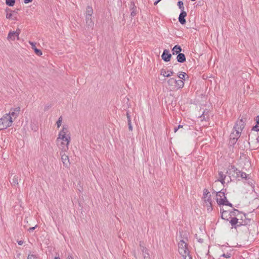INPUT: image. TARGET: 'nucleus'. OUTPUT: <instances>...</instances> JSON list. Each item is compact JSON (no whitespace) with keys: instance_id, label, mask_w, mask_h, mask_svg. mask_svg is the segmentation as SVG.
<instances>
[{"instance_id":"9","label":"nucleus","mask_w":259,"mask_h":259,"mask_svg":"<svg viewBox=\"0 0 259 259\" xmlns=\"http://www.w3.org/2000/svg\"><path fill=\"white\" fill-rule=\"evenodd\" d=\"M230 223L232 226V228H234L235 229H237L238 227L243 225L242 223L238 222V219L235 217L231 218V220L230 221Z\"/></svg>"},{"instance_id":"39","label":"nucleus","mask_w":259,"mask_h":259,"mask_svg":"<svg viewBox=\"0 0 259 259\" xmlns=\"http://www.w3.org/2000/svg\"><path fill=\"white\" fill-rule=\"evenodd\" d=\"M227 213V211L226 210H223L222 212V218L223 219H226V218L227 217L226 214Z\"/></svg>"},{"instance_id":"49","label":"nucleus","mask_w":259,"mask_h":259,"mask_svg":"<svg viewBox=\"0 0 259 259\" xmlns=\"http://www.w3.org/2000/svg\"><path fill=\"white\" fill-rule=\"evenodd\" d=\"M17 242L19 245H22L24 243L22 240L18 241Z\"/></svg>"},{"instance_id":"57","label":"nucleus","mask_w":259,"mask_h":259,"mask_svg":"<svg viewBox=\"0 0 259 259\" xmlns=\"http://www.w3.org/2000/svg\"><path fill=\"white\" fill-rule=\"evenodd\" d=\"M247 222H244V224H247Z\"/></svg>"},{"instance_id":"5","label":"nucleus","mask_w":259,"mask_h":259,"mask_svg":"<svg viewBox=\"0 0 259 259\" xmlns=\"http://www.w3.org/2000/svg\"><path fill=\"white\" fill-rule=\"evenodd\" d=\"M246 121V119L243 117L241 118H239L236 122L234 126L233 130H237V131H239V132H241L244 127Z\"/></svg>"},{"instance_id":"13","label":"nucleus","mask_w":259,"mask_h":259,"mask_svg":"<svg viewBox=\"0 0 259 259\" xmlns=\"http://www.w3.org/2000/svg\"><path fill=\"white\" fill-rule=\"evenodd\" d=\"M186 16L187 13L185 11H181L179 17V21L181 24L184 25L186 24V21L185 18Z\"/></svg>"},{"instance_id":"50","label":"nucleus","mask_w":259,"mask_h":259,"mask_svg":"<svg viewBox=\"0 0 259 259\" xmlns=\"http://www.w3.org/2000/svg\"><path fill=\"white\" fill-rule=\"evenodd\" d=\"M32 1V0H24V2L25 4L29 3L31 2Z\"/></svg>"},{"instance_id":"18","label":"nucleus","mask_w":259,"mask_h":259,"mask_svg":"<svg viewBox=\"0 0 259 259\" xmlns=\"http://www.w3.org/2000/svg\"><path fill=\"white\" fill-rule=\"evenodd\" d=\"M177 61L180 63H183L186 61V57L184 54L179 53L177 57Z\"/></svg>"},{"instance_id":"34","label":"nucleus","mask_w":259,"mask_h":259,"mask_svg":"<svg viewBox=\"0 0 259 259\" xmlns=\"http://www.w3.org/2000/svg\"><path fill=\"white\" fill-rule=\"evenodd\" d=\"M186 75V74L185 72H181L179 74L178 77L179 78H180L181 79H185L184 78H185Z\"/></svg>"},{"instance_id":"35","label":"nucleus","mask_w":259,"mask_h":259,"mask_svg":"<svg viewBox=\"0 0 259 259\" xmlns=\"http://www.w3.org/2000/svg\"><path fill=\"white\" fill-rule=\"evenodd\" d=\"M237 140L238 139H233V138H230L229 144L233 145L236 143Z\"/></svg>"},{"instance_id":"48","label":"nucleus","mask_w":259,"mask_h":259,"mask_svg":"<svg viewBox=\"0 0 259 259\" xmlns=\"http://www.w3.org/2000/svg\"><path fill=\"white\" fill-rule=\"evenodd\" d=\"M37 227V225H36L35 227H30L28 229V231H29L30 232H32L35 229V228Z\"/></svg>"},{"instance_id":"56","label":"nucleus","mask_w":259,"mask_h":259,"mask_svg":"<svg viewBox=\"0 0 259 259\" xmlns=\"http://www.w3.org/2000/svg\"><path fill=\"white\" fill-rule=\"evenodd\" d=\"M54 259H60L59 256H55Z\"/></svg>"},{"instance_id":"41","label":"nucleus","mask_w":259,"mask_h":259,"mask_svg":"<svg viewBox=\"0 0 259 259\" xmlns=\"http://www.w3.org/2000/svg\"><path fill=\"white\" fill-rule=\"evenodd\" d=\"M205 205L207 206V209L208 211H211L212 210V204H206Z\"/></svg>"},{"instance_id":"1","label":"nucleus","mask_w":259,"mask_h":259,"mask_svg":"<svg viewBox=\"0 0 259 259\" xmlns=\"http://www.w3.org/2000/svg\"><path fill=\"white\" fill-rule=\"evenodd\" d=\"M13 121L10 113L5 114L3 117L0 118V131L11 126Z\"/></svg>"},{"instance_id":"36","label":"nucleus","mask_w":259,"mask_h":259,"mask_svg":"<svg viewBox=\"0 0 259 259\" xmlns=\"http://www.w3.org/2000/svg\"><path fill=\"white\" fill-rule=\"evenodd\" d=\"M130 10L131 11V12L133 11V10H136V7L135 5V3L134 2H131V5H130Z\"/></svg>"},{"instance_id":"29","label":"nucleus","mask_w":259,"mask_h":259,"mask_svg":"<svg viewBox=\"0 0 259 259\" xmlns=\"http://www.w3.org/2000/svg\"><path fill=\"white\" fill-rule=\"evenodd\" d=\"M178 6H179V9H181V11H184V3L182 1H179L178 2Z\"/></svg>"},{"instance_id":"33","label":"nucleus","mask_w":259,"mask_h":259,"mask_svg":"<svg viewBox=\"0 0 259 259\" xmlns=\"http://www.w3.org/2000/svg\"><path fill=\"white\" fill-rule=\"evenodd\" d=\"M62 121V116H60L56 122L58 128L60 127V126H61Z\"/></svg>"},{"instance_id":"53","label":"nucleus","mask_w":259,"mask_h":259,"mask_svg":"<svg viewBox=\"0 0 259 259\" xmlns=\"http://www.w3.org/2000/svg\"><path fill=\"white\" fill-rule=\"evenodd\" d=\"M183 125H179V126H178V128H183Z\"/></svg>"},{"instance_id":"37","label":"nucleus","mask_w":259,"mask_h":259,"mask_svg":"<svg viewBox=\"0 0 259 259\" xmlns=\"http://www.w3.org/2000/svg\"><path fill=\"white\" fill-rule=\"evenodd\" d=\"M184 259H192V256L190 254V252L188 253L185 254V255H182Z\"/></svg>"},{"instance_id":"42","label":"nucleus","mask_w":259,"mask_h":259,"mask_svg":"<svg viewBox=\"0 0 259 259\" xmlns=\"http://www.w3.org/2000/svg\"><path fill=\"white\" fill-rule=\"evenodd\" d=\"M12 16H13V15H12V13H10V14L7 13V15H6V18H7V19H11V18H12L13 19L16 20V18H12Z\"/></svg>"},{"instance_id":"54","label":"nucleus","mask_w":259,"mask_h":259,"mask_svg":"<svg viewBox=\"0 0 259 259\" xmlns=\"http://www.w3.org/2000/svg\"><path fill=\"white\" fill-rule=\"evenodd\" d=\"M66 259H73L72 256L69 255Z\"/></svg>"},{"instance_id":"8","label":"nucleus","mask_w":259,"mask_h":259,"mask_svg":"<svg viewBox=\"0 0 259 259\" xmlns=\"http://www.w3.org/2000/svg\"><path fill=\"white\" fill-rule=\"evenodd\" d=\"M224 198H219V197H217V202L218 203V204L220 205H228L229 206H230V207H232L233 206V205L232 203H230L226 197L224 196L223 197Z\"/></svg>"},{"instance_id":"17","label":"nucleus","mask_w":259,"mask_h":259,"mask_svg":"<svg viewBox=\"0 0 259 259\" xmlns=\"http://www.w3.org/2000/svg\"><path fill=\"white\" fill-rule=\"evenodd\" d=\"M240 134L241 132H239L237 130H234V131L230 134V138L238 139L240 137Z\"/></svg>"},{"instance_id":"44","label":"nucleus","mask_w":259,"mask_h":259,"mask_svg":"<svg viewBox=\"0 0 259 259\" xmlns=\"http://www.w3.org/2000/svg\"><path fill=\"white\" fill-rule=\"evenodd\" d=\"M222 256L225 258H230L231 257V254L229 253H227L226 254L224 253Z\"/></svg>"},{"instance_id":"55","label":"nucleus","mask_w":259,"mask_h":259,"mask_svg":"<svg viewBox=\"0 0 259 259\" xmlns=\"http://www.w3.org/2000/svg\"><path fill=\"white\" fill-rule=\"evenodd\" d=\"M178 129H179V128H178V127H175V128H174V132H175V133H176V132L178 131Z\"/></svg>"},{"instance_id":"11","label":"nucleus","mask_w":259,"mask_h":259,"mask_svg":"<svg viewBox=\"0 0 259 259\" xmlns=\"http://www.w3.org/2000/svg\"><path fill=\"white\" fill-rule=\"evenodd\" d=\"M171 55L169 53V50L165 49L161 55V58L164 61L167 62L170 61Z\"/></svg>"},{"instance_id":"31","label":"nucleus","mask_w":259,"mask_h":259,"mask_svg":"<svg viewBox=\"0 0 259 259\" xmlns=\"http://www.w3.org/2000/svg\"><path fill=\"white\" fill-rule=\"evenodd\" d=\"M239 211L237 209L234 208L232 211H231V216H236L237 215V213H238Z\"/></svg>"},{"instance_id":"20","label":"nucleus","mask_w":259,"mask_h":259,"mask_svg":"<svg viewBox=\"0 0 259 259\" xmlns=\"http://www.w3.org/2000/svg\"><path fill=\"white\" fill-rule=\"evenodd\" d=\"M182 51V48L180 46L176 45L172 49V54H179L181 53Z\"/></svg>"},{"instance_id":"45","label":"nucleus","mask_w":259,"mask_h":259,"mask_svg":"<svg viewBox=\"0 0 259 259\" xmlns=\"http://www.w3.org/2000/svg\"><path fill=\"white\" fill-rule=\"evenodd\" d=\"M205 114H204V112H203V114L201 115L200 117L203 118V120H206L207 118H208V116H206L205 117Z\"/></svg>"},{"instance_id":"10","label":"nucleus","mask_w":259,"mask_h":259,"mask_svg":"<svg viewBox=\"0 0 259 259\" xmlns=\"http://www.w3.org/2000/svg\"><path fill=\"white\" fill-rule=\"evenodd\" d=\"M86 25L89 28L93 29L94 26V22L92 19V16L85 15Z\"/></svg>"},{"instance_id":"4","label":"nucleus","mask_w":259,"mask_h":259,"mask_svg":"<svg viewBox=\"0 0 259 259\" xmlns=\"http://www.w3.org/2000/svg\"><path fill=\"white\" fill-rule=\"evenodd\" d=\"M179 252L182 255H185V254L189 253L188 248V244L184 240H181L178 244Z\"/></svg>"},{"instance_id":"40","label":"nucleus","mask_w":259,"mask_h":259,"mask_svg":"<svg viewBox=\"0 0 259 259\" xmlns=\"http://www.w3.org/2000/svg\"><path fill=\"white\" fill-rule=\"evenodd\" d=\"M127 123H128V126L129 130L130 131H133V126L132 125L131 120L127 121Z\"/></svg>"},{"instance_id":"51","label":"nucleus","mask_w":259,"mask_h":259,"mask_svg":"<svg viewBox=\"0 0 259 259\" xmlns=\"http://www.w3.org/2000/svg\"><path fill=\"white\" fill-rule=\"evenodd\" d=\"M159 2V1L158 0H157L156 1H155V2H154V5L155 6H156V5H157V4H158Z\"/></svg>"},{"instance_id":"12","label":"nucleus","mask_w":259,"mask_h":259,"mask_svg":"<svg viewBox=\"0 0 259 259\" xmlns=\"http://www.w3.org/2000/svg\"><path fill=\"white\" fill-rule=\"evenodd\" d=\"M20 111V108L18 107L16 108H12L11 109V112H10L9 113H10L12 118L14 117V119H15L18 116Z\"/></svg>"},{"instance_id":"30","label":"nucleus","mask_w":259,"mask_h":259,"mask_svg":"<svg viewBox=\"0 0 259 259\" xmlns=\"http://www.w3.org/2000/svg\"><path fill=\"white\" fill-rule=\"evenodd\" d=\"M204 199H205L204 202H205V205L212 204L211 200V198H210V195H209V196L208 197H207L206 198H204Z\"/></svg>"},{"instance_id":"28","label":"nucleus","mask_w":259,"mask_h":259,"mask_svg":"<svg viewBox=\"0 0 259 259\" xmlns=\"http://www.w3.org/2000/svg\"><path fill=\"white\" fill-rule=\"evenodd\" d=\"M15 0H6V3L9 6H13L15 4Z\"/></svg>"},{"instance_id":"43","label":"nucleus","mask_w":259,"mask_h":259,"mask_svg":"<svg viewBox=\"0 0 259 259\" xmlns=\"http://www.w3.org/2000/svg\"><path fill=\"white\" fill-rule=\"evenodd\" d=\"M35 258H36V255L33 254H29L27 257V259H35Z\"/></svg>"},{"instance_id":"6","label":"nucleus","mask_w":259,"mask_h":259,"mask_svg":"<svg viewBox=\"0 0 259 259\" xmlns=\"http://www.w3.org/2000/svg\"><path fill=\"white\" fill-rule=\"evenodd\" d=\"M21 33V29L18 28L16 31H10L8 36L7 39L8 40H14L17 37V39H19V35Z\"/></svg>"},{"instance_id":"2","label":"nucleus","mask_w":259,"mask_h":259,"mask_svg":"<svg viewBox=\"0 0 259 259\" xmlns=\"http://www.w3.org/2000/svg\"><path fill=\"white\" fill-rule=\"evenodd\" d=\"M229 175H231L232 177L235 178H238L240 177L242 179H247V176H248L245 172L241 171L236 168L234 165H232L231 168L229 169Z\"/></svg>"},{"instance_id":"58","label":"nucleus","mask_w":259,"mask_h":259,"mask_svg":"<svg viewBox=\"0 0 259 259\" xmlns=\"http://www.w3.org/2000/svg\"><path fill=\"white\" fill-rule=\"evenodd\" d=\"M159 2L161 1V0H158Z\"/></svg>"},{"instance_id":"52","label":"nucleus","mask_w":259,"mask_h":259,"mask_svg":"<svg viewBox=\"0 0 259 259\" xmlns=\"http://www.w3.org/2000/svg\"><path fill=\"white\" fill-rule=\"evenodd\" d=\"M49 108V106H45V109H44V110H45V111H47V110H48V109Z\"/></svg>"},{"instance_id":"19","label":"nucleus","mask_w":259,"mask_h":259,"mask_svg":"<svg viewBox=\"0 0 259 259\" xmlns=\"http://www.w3.org/2000/svg\"><path fill=\"white\" fill-rule=\"evenodd\" d=\"M168 74H166V71L165 69H162L160 71V74L164 77H169L172 75L174 72L171 70L167 71Z\"/></svg>"},{"instance_id":"22","label":"nucleus","mask_w":259,"mask_h":259,"mask_svg":"<svg viewBox=\"0 0 259 259\" xmlns=\"http://www.w3.org/2000/svg\"><path fill=\"white\" fill-rule=\"evenodd\" d=\"M219 179L217 180V181H220L221 182V183L222 184H224V183H225V179L226 178V175H225L224 174H223V172L222 171H220L219 172Z\"/></svg>"},{"instance_id":"38","label":"nucleus","mask_w":259,"mask_h":259,"mask_svg":"<svg viewBox=\"0 0 259 259\" xmlns=\"http://www.w3.org/2000/svg\"><path fill=\"white\" fill-rule=\"evenodd\" d=\"M209 194V192L208 191L207 189H204L203 190V196L204 198H206L207 197V195Z\"/></svg>"},{"instance_id":"7","label":"nucleus","mask_w":259,"mask_h":259,"mask_svg":"<svg viewBox=\"0 0 259 259\" xmlns=\"http://www.w3.org/2000/svg\"><path fill=\"white\" fill-rule=\"evenodd\" d=\"M65 151H62L60 153L61 156V160L64 166L68 167L70 164L68 156L65 153Z\"/></svg>"},{"instance_id":"32","label":"nucleus","mask_w":259,"mask_h":259,"mask_svg":"<svg viewBox=\"0 0 259 259\" xmlns=\"http://www.w3.org/2000/svg\"><path fill=\"white\" fill-rule=\"evenodd\" d=\"M217 196L219 198H222L225 196V193L222 191L218 192L217 193Z\"/></svg>"},{"instance_id":"47","label":"nucleus","mask_w":259,"mask_h":259,"mask_svg":"<svg viewBox=\"0 0 259 259\" xmlns=\"http://www.w3.org/2000/svg\"><path fill=\"white\" fill-rule=\"evenodd\" d=\"M126 117H127V121H128L130 120H131V116H130V115L129 114L128 111L126 112Z\"/></svg>"},{"instance_id":"27","label":"nucleus","mask_w":259,"mask_h":259,"mask_svg":"<svg viewBox=\"0 0 259 259\" xmlns=\"http://www.w3.org/2000/svg\"><path fill=\"white\" fill-rule=\"evenodd\" d=\"M167 83L169 85L176 87V79L174 78L169 79L167 81Z\"/></svg>"},{"instance_id":"46","label":"nucleus","mask_w":259,"mask_h":259,"mask_svg":"<svg viewBox=\"0 0 259 259\" xmlns=\"http://www.w3.org/2000/svg\"><path fill=\"white\" fill-rule=\"evenodd\" d=\"M137 14V11L136 10H133L132 12H131V15L132 16V17H134Z\"/></svg>"},{"instance_id":"25","label":"nucleus","mask_w":259,"mask_h":259,"mask_svg":"<svg viewBox=\"0 0 259 259\" xmlns=\"http://www.w3.org/2000/svg\"><path fill=\"white\" fill-rule=\"evenodd\" d=\"M12 185L16 186L18 185V177L16 176H14L12 181H10Z\"/></svg>"},{"instance_id":"24","label":"nucleus","mask_w":259,"mask_h":259,"mask_svg":"<svg viewBox=\"0 0 259 259\" xmlns=\"http://www.w3.org/2000/svg\"><path fill=\"white\" fill-rule=\"evenodd\" d=\"M258 138L259 137H257V138H256L255 139V141H254V145L253 146L254 147V149H257L259 147V141H258ZM250 139H249V144H250V143H253L254 142V141H253L252 140L251 141H250Z\"/></svg>"},{"instance_id":"23","label":"nucleus","mask_w":259,"mask_h":259,"mask_svg":"<svg viewBox=\"0 0 259 259\" xmlns=\"http://www.w3.org/2000/svg\"><path fill=\"white\" fill-rule=\"evenodd\" d=\"M184 85V81L181 79L177 80L176 79V87L179 89L183 88Z\"/></svg>"},{"instance_id":"14","label":"nucleus","mask_w":259,"mask_h":259,"mask_svg":"<svg viewBox=\"0 0 259 259\" xmlns=\"http://www.w3.org/2000/svg\"><path fill=\"white\" fill-rule=\"evenodd\" d=\"M140 249L143 253L144 258L149 259V254L148 249L145 246H143L141 243L140 244Z\"/></svg>"},{"instance_id":"3","label":"nucleus","mask_w":259,"mask_h":259,"mask_svg":"<svg viewBox=\"0 0 259 259\" xmlns=\"http://www.w3.org/2000/svg\"><path fill=\"white\" fill-rule=\"evenodd\" d=\"M68 132L67 128L65 126H63L62 130L59 133L58 137L56 140L57 142L59 143L60 139H64L65 142L67 141V144L69 143L70 141V137L69 135H67Z\"/></svg>"},{"instance_id":"16","label":"nucleus","mask_w":259,"mask_h":259,"mask_svg":"<svg viewBox=\"0 0 259 259\" xmlns=\"http://www.w3.org/2000/svg\"><path fill=\"white\" fill-rule=\"evenodd\" d=\"M60 144V148H61L62 151H66L68 149V145L69 143H67V141L65 142L64 139H60V141H61Z\"/></svg>"},{"instance_id":"26","label":"nucleus","mask_w":259,"mask_h":259,"mask_svg":"<svg viewBox=\"0 0 259 259\" xmlns=\"http://www.w3.org/2000/svg\"><path fill=\"white\" fill-rule=\"evenodd\" d=\"M93 14V10L92 7L88 6L86 9L85 15L92 16Z\"/></svg>"},{"instance_id":"21","label":"nucleus","mask_w":259,"mask_h":259,"mask_svg":"<svg viewBox=\"0 0 259 259\" xmlns=\"http://www.w3.org/2000/svg\"><path fill=\"white\" fill-rule=\"evenodd\" d=\"M254 120L255 121L256 125L252 127V130L256 132H259V116H256Z\"/></svg>"},{"instance_id":"15","label":"nucleus","mask_w":259,"mask_h":259,"mask_svg":"<svg viewBox=\"0 0 259 259\" xmlns=\"http://www.w3.org/2000/svg\"><path fill=\"white\" fill-rule=\"evenodd\" d=\"M29 43L31 46V48L34 51V52L36 54V55L39 56L42 55V52L41 50L36 48L35 46V42L29 41Z\"/></svg>"}]
</instances>
